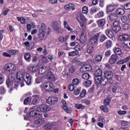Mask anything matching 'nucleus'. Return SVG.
<instances>
[{
	"label": "nucleus",
	"mask_w": 130,
	"mask_h": 130,
	"mask_svg": "<svg viewBox=\"0 0 130 130\" xmlns=\"http://www.w3.org/2000/svg\"><path fill=\"white\" fill-rule=\"evenodd\" d=\"M16 79L19 81L21 87L25 86L24 81L27 85H31L32 84V76L27 72H25L23 74L21 71L17 72Z\"/></svg>",
	"instance_id": "f257e3e1"
},
{
	"label": "nucleus",
	"mask_w": 130,
	"mask_h": 130,
	"mask_svg": "<svg viewBox=\"0 0 130 130\" xmlns=\"http://www.w3.org/2000/svg\"><path fill=\"white\" fill-rule=\"evenodd\" d=\"M77 20L82 29H85L87 24V18H86V17H85L83 14H80L79 17L77 18Z\"/></svg>",
	"instance_id": "f03ea898"
},
{
	"label": "nucleus",
	"mask_w": 130,
	"mask_h": 130,
	"mask_svg": "<svg viewBox=\"0 0 130 130\" xmlns=\"http://www.w3.org/2000/svg\"><path fill=\"white\" fill-rule=\"evenodd\" d=\"M37 110L38 112H48L51 110V107L48 105L42 104L39 106Z\"/></svg>",
	"instance_id": "7ed1b4c3"
},
{
	"label": "nucleus",
	"mask_w": 130,
	"mask_h": 130,
	"mask_svg": "<svg viewBox=\"0 0 130 130\" xmlns=\"http://www.w3.org/2000/svg\"><path fill=\"white\" fill-rule=\"evenodd\" d=\"M43 88L48 92H53L54 91V85L51 82H47L43 84Z\"/></svg>",
	"instance_id": "20e7f679"
},
{
	"label": "nucleus",
	"mask_w": 130,
	"mask_h": 130,
	"mask_svg": "<svg viewBox=\"0 0 130 130\" xmlns=\"http://www.w3.org/2000/svg\"><path fill=\"white\" fill-rule=\"evenodd\" d=\"M38 119L36 120L34 123V127H38V126H41L42 124H44V120L42 119V114H39Z\"/></svg>",
	"instance_id": "39448f33"
},
{
	"label": "nucleus",
	"mask_w": 130,
	"mask_h": 130,
	"mask_svg": "<svg viewBox=\"0 0 130 130\" xmlns=\"http://www.w3.org/2000/svg\"><path fill=\"white\" fill-rule=\"evenodd\" d=\"M46 102L49 105H54L58 102V98L56 96H50L46 100Z\"/></svg>",
	"instance_id": "423d86ee"
},
{
	"label": "nucleus",
	"mask_w": 130,
	"mask_h": 130,
	"mask_svg": "<svg viewBox=\"0 0 130 130\" xmlns=\"http://www.w3.org/2000/svg\"><path fill=\"white\" fill-rule=\"evenodd\" d=\"M5 69L7 72H13L17 70V67H16V65L13 63H8L5 66Z\"/></svg>",
	"instance_id": "0eeeda50"
},
{
	"label": "nucleus",
	"mask_w": 130,
	"mask_h": 130,
	"mask_svg": "<svg viewBox=\"0 0 130 130\" xmlns=\"http://www.w3.org/2000/svg\"><path fill=\"white\" fill-rule=\"evenodd\" d=\"M112 29L113 31H114L115 33H117V32H119L120 30H121V28L120 27V24H119V22L115 21L113 23V26H112Z\"/></svg>",
	"instance_id": "6e6552de"
},
{
	"label": "nucleus",
	"mask_w": 130,
	"mask_h": 130,
	"mask_svg": "<svg viewBox=\"0 0 130 130\" xmlns=\"http://www.w3.org/2000/svg\"><path fill=\"white\" fill-rule=\"evenodd\" d=\"M92 70V66L90 64H85L82 66L80 68V72L84 73V72H89Z\"/></svg>",
	"instance_id": "1a4fd4ad"
},
{
	"label": "nucleus",
	"mask_w": 130,
	"mask_h": 130,
	"mask_svg": "<svg viewBox=\"0 0 130 130\" xmlns=\"http://www.w3.org/2000/svg\"><path fill=\"white\" fill-rule=\"evenodd\" d=\"M27 69L29 72H31L32 73H35L39 70V66L34 65V64H30L28 65Z\"/></svg>",
	"instance_id": "9d476101"
},
{
	"label": "nucleus",
	"mask_w": 130,
	"mask_h": 130,
	"mask_svg": "<svg viewBox=\"0 0 130 130\" xmlns=\"http://www.w3.org/2000/svg\"><path fill=\"white\" fill-rule=\"evenodd\" d=\"M100 34L101 33L99 32L95 34L93 37H91L89 41V44H96L98 42V38H99Z\"/></svg>",
	"instance_id": "9b49d317"
},
{
	"label": "nucleus",
	"mask_w": 130,
	"mask_h": 130,
	"mask_svg": "<svg viewBox=\"0 0 130 130\" xmlns=\"http://www.w3.org/2000/svg\"><path fill=\"white\" fill-rule=\"evenodd\" d=\"M129 39V35L127 34H124L118 37V40L119 41H121L123 43H125L126 41H128Z\"/></svg>",
	"instance_id": "f8f14e48"
},
{
	"label": "nucleus",
	"mask_w": 130,
	"mask_h": 130,
	"mask_svg": "<svg viewBox=\"0 0 130 130\" xmlns=\"http://www.w3.org/2000/svg\"><path fill=\"white\" fill-rule=\"evenodd\" d=\"M61 102L62 104H63L62 105V109H64L65 111L67 112V113H71V112H72V111L71 110V109H70V108L68 107V106H67V102L66 101V100L64 99H62Z\"/></svg>",
	"instance_id": "ddd939ff"
},
{
	"label": "nucleus",
	"mask_w": 130,
	"mask_h": 130,
	"mask_svg": "<svg viewBox=\"0 0 130 130\" xmlns=\"http://www.w3.org/2000/svg\"><path fill=\"white\" fill-rule=\"evenodd\" d=\"M15 80V78L13 77L12 75H10L8 77V80L6 81L8 88H10L11 85H13V81Z\"/></svg>",
	"instance_id": "4468645a"
},
{
	"label": "nucleus",
	"mask_w": 130,
	"mask_h": 130,
	"mask_svg": "<svg viewBox=\"0 0 130 130\" xmlns=\"http://www.w3.org/2000/svg\"><path fill=\"white\" fill-rule=\"evenodd\" d=\"M40 114L37 113V112L36 110H34V107H31L30 108V112L28 114L29 116L30 117H35V116H38V115Z\"/></svg>",
	"instance_id": "2eb2a0df"
},
{
	"label": "nucleus",
	"mask_w": 130,
	"mask_h": 130,
	"mask_svg": "<svg viewBox=\"0 0 130 130\" xmlns=\"http://www.w3.org/2000/svg\"><path fill=\"white\" fill-rule=\"evenodd\" d=\"M56 125V123H53V122H47L44 125L45 129L49 130L51 129L52 127L53 128V126Z\"/></svg>",
	"instance_id": "dca6fc26"
},
{
	"label": "nucleus",
	"mask_w": 130,
	"mask_h": 130,
	"mask_svg": "<svg viewBox=\"0 0 130 130\" xmlns=\"http://www.w3.org/2000/svg\"><path fill=\"white\" fill-rule=\"evenodd\" d=\"M53 28L54 31H56L57 33H62V32H63V29H62L61 27L57 25V23H55L53 24Z\"/></svg>",
	"instance_id": "f3484780"
},
{
	"label": "nucleus",
	"mask_w": 130,
	"mask_h": 130,
	"mask_svg": "<svg viewBox=\"0 0 130 130\" xmlns=\"http://www.w3.org/2000/svg\"><path fill=\"white\" fill-rule=\"evenodd\" d=\"M117 59V55L116 54H113L111 56L110 59H109V62L111 63V64H113V63H115L116 62V60Z\"/></svg>",
	"instance_id": "a211bd4d"
},
{
	"label": "nucleus",
	"mask_w": 130,
	"mask_h": 130,
	"mask_svg": "<svg viewBox=\"0 0 130 130\" xmlns=\"http://www.w3.org/2000/svg\"><path fill=\"white\" fill-rule=\"evenodd\" d=\"M105 33L106 35L109 38H113V36H114V34H113V32L110 29H106L105 31Z\"/></svg>",
	"instance_id": "6ab92c4d"
},
{
	"label": "nucleus",
	"mask_w": 130,
	"mask_h": 130,
	"mask_svg": "<svg viewBox=\"0 0 130 130\" xmlns=\"http://www.w3.org/2000/svg\"><path fill=\"white\" fill-rule=\"evenodd\" d=\"M38 38L40 39V42H41L43 40L46 39V32L40 31Z\"/></svg>",
	"instance_id": "aec40b11"
},
{
	"label": "nucleus",
	"mask_w": 130,
	"mask_h": 130,
	"mask_svg": "<svg viewBox=\"0 0 130 130\" xmlns=\"http://www.w3.org/2000/svg\"><path fill=\"white\" fill-rule=\"evenodd\" d=\"M104 75L106 79H107V80H111V79H112V77H113L111 71H106Z\"/></svg>",
	"instance_id": "412c9836"
},
{
	"label": "nucleus",
	"mask_w": 130,
	"mask_h": 130,
	"mask_svg": "<svg viewBox=\"0 0 130 130\" xmlns=\"http://www.w3.org/2000/svg\"><path fill=\"white\" fill-rule=\"evenodd\" d=\"M118 19V16L117 14L115 13H111L109 15L110 21H116Z\"/></svg>",
	"instance_id": "4be33fe9"
},
{
	"label": "nucleus",
	"mask_w": 130,
	"mask_h": 130,
	"mask_svg": "<svg viewBox=\"0 0 130 130\" xmlns=\"http://www.w3.org/2000/svg\"><path fill=\"white\" fill-rule=\"evenodd\" d=\"M34 98L32 101L33 105H36L38 103H39V100H40V96L38 95H36L34 96Z\"/></svg>",
	"instance_id": "5701e85b"
},
{
	"label": "nucleus",
	"mask_w": 130,
	"mask_h": 130,
	"mask_svg": "<svg viewBox=\"0 0 130 130\" xmlns=\"http://www.w3.org/2000/svg\"><path fill=\"white\" fill-rule=\"evenodd\" d=\"M8 53H9V54H11V56L12 55H17V54H19L20 52H19V50H13V49H10L7 51Z\"/></svg>",
	"instance_id": "b1692460"
},
{
	"label": "nucleus",
	"mask_w": 130,
	"mask_h": 130,
	"mask_svg": "<svg viewBox=\"0 0 130 130\" xmlns=\"http://www.w3.org/2000/svg\"><path fill=\"white\" fill-rule=\"evenodd\" d=\"M63 26L65 29H67L68 31H70V32H73V31H74L73 28H72L70 25H69V23H68V22L67 21H64Z\"/></svg>",
	"instance_id": "393cba45"
},
{
	"label": "nucleus",
	"mask_w": 130,
	"mask_h": 130,
	"mask_svg": "<svg viewBox=\"0 0 130 130\" xmlns=\"http://www.w3.org/2000/svg\"><path fill=\"white\" fill-rule=\"evenodd\" d=\"M106 10H107V13H111V12H113V11L115 10V6L112 5H108L107 7Z\"/></svg>",
	"instance_id": "a878e982"
},
{
	"label": "nucleus",
	"mask_w": 130,
	"mask_h": 130,
	"mask_svg": "<svg viewBox=\"0 0 130 130\" xmlns=\"http://www.w3.org/2000/svg\"><path fill=\"white\" fill-rule=\"evenodd\" d=\"M64 9L67 10H72V11H74V10H76V8H75V6L74 5V4H69L68 5H67L64 7Z\"/></svg>",
	"instance_id": "bb28decb"
},
{
	"label": "nucleus",
	"mask_w": 130,
	"mask_h": 130,
	"mask_svg": "<svg viewBox=\"0 0 130 130\" xmlns=\"http://www.w3.org/2000/svg\"><path fill=\"white\" fill-rule=\"evenodd\" d=\"M96 23L99 27H103L105 25V19H101L97 20Z\"/></svg>",
	"instance_id": "cd10ccee"
},
{
	"label": "nucleus",
	"mask_w": 130,
	"mask_h": 130,
	"mask_svg": "<svg viewBox=\"0 0 130 130\" xmlns=\"http://www.w3.org/2000/svg\"><path fill=\"white\" fill-rule=\"evenodd\" d=\"M69 38H70L69 36H62L59 38L58 40L60 42H67Z\"/></svg>",
	"instance_id": "c85d7f7f"
},
{
	"label": "nucleus",
	"mask_w": 130,
	"mask_h": 130,
	"mask_svg": "<svg viewBox=\"0 0 130 130\" xmlns=\"http://www.w3.org/2000/svg\"><path fill=\"white\" fill-rule=\"evenodd\" d=\"M98 39L100 42L102 43V42H104V41H106V39H107V37L104 34H102L101 35L100 34L99 36Z\"/></svg>",
	"instance_id": "c756f323"
},
{
	"label": "nucleus",
	"mask_w": 130,
	"mask_h": 130,
	"mask_svg": "<svg viewBox=\"0 0 130 130\" xmlns=\"http://www.w3.org/2000/svg\"><path fill=\"white\" fill-rule=\"evenodd\" d=\"M125 13L124 9L122 8H119L116 11V14L119 16H122V15H124Z\"/></svg>",
	"instance_id": "7c9ffc66"
},
{
	"label": "nucleus",
	"mask_w": 130,
	"mask_h": 130,
	"mask_svg": "<svg viewBox=\"0 0 130 130\" xmlns=\"http://www.w3.org/2000/svg\"><path fill=\"white\" fill-rule=\"evenodd\" d=\"M47 79L48 80H54V74L51 71H49L47 74Z\"/></svg>",
	"instance_id": "2f4dec72"
},
{
	"label": "nucleus",
	"mask_w": 130,
	"mask_h": 130,
	"mask_svg": "<svg viewBox=\"0 0 130 130\" xmlns=\"http://www.w3.org/2000/svg\"><path fill=\"white\" fill-rule=\"evenodd\" d=\"M24 57L27 62H30V61H31V55L29 53H25Z\"/></svg>",
	"instance_id": "473e14b6"
},
{
	"label": "nucleus",
	"mask_w": 130,
	"mask_h": 130,
	"mask_svg": "<svg viewBox=\"0 0 130 130\" xmlns=\"http://www.w3.org/2000/svg\"><path fill=\"white\" fill-rule=\"evenodd\" d=\"M46 69H47V67L46 66H42L39 71V74L40 75H43L46 72Z\"/></svg>",
	"instance_id": "72a5a7b5"
},
{
	"label": "nucleus",
	"mask_w": 130,
	"mask_h": 130,
	"mask_svg": "<svg viewBox=\"0 0 130 130\" xmlns=\"http://www.w3.org/2000/svg\"><path fill=\"white\" fill-rule=\"evenodd\" d=\"M17 19L19 22H20L21 24H27V19H25L23 17H17Z\"/></svg>",
	"instance_id": "f704fd0d"
},
{
	"label": "nucleus",
	"mask_w": 130,
	"mask_h": 130,
	"mask_svg": "<svg viewBox=\"0 0 130 130\" xmlns=\"http://www.w3.org/2000/svg\"><path fill=\"white\" fill-rule=\"evenodd\" d=\"M107 83H108V80L106 78H102L101 81L100 82V84L102 86H105Z\"/></svg>",
	"instance_id": "c9c22d12"
},
{
	"label": "nucleus",
	"mask_w": 130,
	"mask_h": 130,
	"mask_svg": "<svg viewBox=\"0 0 130 130\" xmlns=\"http://www.w3.org/2000/svg\"><path fill=\"white\" fill-rule=\"evenodd\" d=\"M87 41V37L84 35L83 33H82L80 38V42L81 43H85Z\"/></svg>",
	"instance_id": "e433bc0d"
},
{
	"label": "nucleus",
	"mask_w": 130,
	"mask_h": 130,
	"mask_svg": "<svg viewBox=\"0 0 130 130\" xmlns=\"http://www.w3.org/2000/svg\"><path fill=\"white\" fill-rule=\"evenodd\" d=\"M40 32H46V25L44 23L41 24V26L40 28Z\"/></svg>",
	"instance_id": "4c0bfd02"
},
{
	"label": "nucleus",
	"mask_w": 130,
	"mask_h": 130,
	"mask_svg": "<svg viewBox=\"0 0 130 130\" xmlns=\"http://www.w3.org/2000/svg\"><path fill=\"white\" fill-rule=\"evenodd\" d=\"M96 77H101L102 76V70L101 69H98L94 73Z\"/></svg>",
	"instance_id": "58836bf2"
},
{
	"label": "nucleus",
	"mask_w": 130,
	"mask_h": 130,
	"mask_svg": "<svg viewBox=\"0 0 130 130\" xmlns=\"http://www.w3.org/2000/svg\"><path fill=\"white\" fill-rule=\"evenodd\" d=\"M31 97L30 96L25 98L23 101L24 105H28L31 102Z\"/></svg>",
	"instance_id": "ea45409f"
},
{
	"label": "nucleus",
	"mask_w": 130,
	"mask_h": 130,
	"mask_svg": "<svg viewBox=\"0 0 130 130\" xmlns=\"http://www.w3.org/2000/svg\"><path fill=\"white\" fill-rule=\"evenodd\" d=\"M75 107L77 109H85V106H84L82 104H76L75 105Z\"/></svg>",
	"instance_id": "a19ab883"
},
{
	"label": "nucleus",
	"mask_w": 130,
	"mask_h": 130,
	"mask_svg": "<svg viewBox=\"0 0 130 130\" xmlns=\"http://www.w3.org/2000/svg\"><path fill=\"white\" fill-rule=\"evenodd\" d=\"M101 76H95L94 80H95V83L96 85H98V84H100V82L101 81Z\"/></svg>",
	"instance_id": "79ce46f5"
},
{
	"label": "nucleus",
	"mask_w": 130,
	"mask_h": 130,
	"mask_svg": "<svg viewBox=\"0 0 130 130\" xmlns=\"http://www.w3.org/2000/svg\"><path fill=\"white\" fill-rule=\"evenodd\" d=\"M101 109L104 111V112H108L109 111V109L108 107H107V105L101 106L100 107Z\"/></svg>",
	"instance_id": "37998d69"
},
{
	"label": "nucleus",
	"mask_w": 130,
	"mask_h": 130,
	"mask_svg": "<svg viewBox=\"0 0 130 130\" xmlns=\"http://www.w3.org/2000/svg\"><path fill=\"white\" fill-rule=\"evenodd\" d=\"M114 52L117 55H120L121 54V50L119 48L115 47L114 48Z\"/></svg>",
	"instance_id": "c03bdc74"
},
{
	"label": "nucleus",
	"mask_w": 130,
	"mask_h": 130,
	"mask_svg": "<svg viewBox=\"0 0 130 130\" xmlns=\"http://www.w3.org/2000/svg\"><path fill=\"white\" fill-rule=\"evenodd\" d=\"M111 101V98H109V97H108L105 100H104V104L105 105H109V104H110V102Z\"/></svg>",
	"instance_id": "a18cd8bd"
},
{
	"label": "nucleus",
	"mask_w": 130,
	"mask_h": 130,
	"mask_svg": "<svg viewBox=\"0 0 130 130\" xmlns=\"http://www.w3.org/2000/svg\"><path fill=\"white\" fill-rule=\"evenodd\" d=\"M79 54V51H73L69 53V56H75V55H78Z\"/></svg>",
	"instance_id": "49530a36"
},
{
	"label": "nucleus",
	"mask_w": 130,
	"mask_h": 130,
	"mask_svg": "<svg viewBox=\"0 0 130 130\" xmlns=\"http://www.w3.org/2000/svg\"><path fill=\"white\" fill-rule=\"evenodd\" d=\"M112 46V41L109 40L106 43V47L107 48H111Z\"/></svg>",
	"instance_id": "de8ad7c7"
},
{
	"label": "nucleus",
	"mask_w": 130,
	"mask_h": 130,
	"mask_svg": "<svg viewBox=\"0 0 130 130\" xmlns=\"http://www.w3.org/2000/svg\"><path fill=\"white\" fill-rule=\"evenodd\" d=\"M82 78L84 80H89L90 79V74L89 73H83L82 75Z\"/></svg>",
	"instance_id": "09e8293b"
},
{
	"label": "nucleus",
	"mask_w": 130,
	"mask_h": 130,
	"mask_svg": "<svg viewBox=\"0 0 130 130\" xmlns=\"http://www.w3.org/2000/svg\"><path fill=\"white\" fill-rule=\"evenodd\" d=\"M102 17H104V12L101 11L97 13L96 18H102Z\"/></svg>",
	"instance_id": "8fccbe9b"
},
{
	"label": "nucleus",
	"mask_w": 130,
	"mask_h": 130,
	"mask_svg": "<svg viewBox=\"0 0 130 130\" xmlns=\"http://www.w3.org/2000/svg\"><path fill=\"white\" fill-rule=\"evenodd\" d=\"M86 94H87V92L86 91V90L85 89H83L80 94V96L81 97V98H83V97H85V96H86Z\"/></svg>",
	"instance_id": "3c124183"
},
{
	"label": "nucleus",
	"mask_w": 130,
	"mask_h": 130,
	"mask_svg": "<svg viewBox=\"0 0 130 130\" xmlns=\"http://www.w3.org/2000/svg\"><path fill=\"white\" fill-rule=\"evenodd\" d=\"M74 49L76 51H81V50L83 49V47H82L80 45H77L74 47Z\"/></svg>",
	"instance_id": "603ef678"
},
{
	"label": "nucleus",
	"mask_w": 130,
	"mask_h": 130,
	"mask_svg": "<svg viewBox=\"0 0 130 130\" xmlns=\"http://www.w3.org/2000/svg\"><path fill=\"white\" fill-rule=\"evenodd\" d=\"M98 11L97 7H92L90 9V13L91 14H95Z\"/></svg>",
	"instance_id": "864d4df0"
},
{
	"label": "nucleus",
	"mask_w": 130,
	"mask_h": 130,
	"mask_svg": "<svg viewBox=\"0 0 130 130\" xmlns=\"http://www.w3.org/2000/svg\"><path fill=\"white\" fill-rule=\"evenodd\" d=\"M88 7H86V6H84L82 8V13L83 14H88Z\"/></svg>",
	"instance_id": "5fc2aeb1"
},
{
	"label": "nucleus",
	"mask_w": 130,
	"mask_h": 130,
	"mask_svg": "<svg viewBox=\"0 0 130 130\" xmlns=\"http://www.w3.org/2000/svg\"><path fill=\"white\" fill-rule=\"evenodd\" d=\"M93 51H94V47H93V46H90L87 49L88 53H92Z\"/></svg>",
	"instance_id": "6e6d98bb"
},
{
	"label": "nucleus",
	"mask_w": 130,
	"mask_h": 130,
	"mask_svg": "<svg viewBox=\"0 0 130 130\" xmlns=\"http://www.w3.org/2000/svg\"><path fill=\"white\" fill-rule=\"evenodd\" d=\"M92 85V81L90 80H87L85 82V87H90Z\"/></svg>",
	"instance_id": "4d7b16f0"
},
{
	"label": "nucleus",
	"mask_w": 130,
	"mask_h": 130,
	"mask_svg": "<svg viewBox=\"0 0 130 130\" xmlns=\"http://www.w3.org/2000/svg\"><path fill=\"white\" fill-rule=\"evenodd\" d=\"M68 88L70 91H73V90H75V86L73 84L71 83L69 85Z\"/></svg>",
	"instance_id": "13d9d810"
},
{
	"label": "nucleus",
	"mask_w": 130,
	"mask_h": 130,
	"mask_svg": "<svg viewBox=\"0 0 130 130\" xmlns=\"http://www.w3.org/2000/svg\"><path fill=\"white\" fill-rule=\"evenodd\" d=\"M122 45L124 47H125L126 48H130V42H128V43H124L122 44Z\"/></svg>",
	"instance_id": "bf43d9fd"
},
{
	"label": "nucleus",
	"mask_w": 130,
	"mask_h": 130,
	"mask_svg": "<svg viewBox=\"0 0 130 130\" xmlns=\"http://www.w3.org/2000/svg\"><path fill=\"white\" fill-rule=\"evenodd\" d=\"M129 28V25L128 24H124L122 26L123 30H128Z\"/></svg>",
	"instance_id": "052dcab7"
},
{
	"label": "nucleus",
	"mask_w": 130,
	"mask_h": 130,
	"mask_svg": "<svg viewBox=\"0 0 130 130\" xmlns=\"http://www.w3.org/2000/svg\"><path fill=\"white\" fill-rule=\"evenodd\" d=\"M79 83H80L79 79H78L77 78L73 79V85H79Z\"/></svg>",
	"instance_id": "680f3d73"
},
{
	"label": "nucleus",
	"mask_w": 130,
	"mask_h": 130,
	"mask_svg": "<svg viewBox=\"0 0 130 130\" xmlns=\"http://www.w3.org/2000/svg\"><path fill=\"white\" fill-rule=\"evenodd\" d=\"M24 44L27 47L28 49H32V47H30V43L29 42H25Z\"/></svg>",
	"instance_id": "e2e57ef3"
},
{
	"label": "nucleus",
	"mask_w": 130,
	"mask_h": 130,
	"mask_svg": "<svg viewBox=\"0 0 130 130\" xmlns=\"http://www.w3.org/2000/svg\"><path fill=\"white\" fill-rule=\"evenodd\" d=\"M81 92V87H80L79 88H78L77 90H74V94L75 95H79V94H80V93Z\"/></svg>",
	"instance_id": "0e129e2a"
},
{
	"label": "nucleus",
	"mask_w": 130,
	"mask_h": 130,
	"mask_svg": "<svg viewBox=\"0 0 130 130\" xmlns=\"http://www.w3.org/2000/svg\"><path fill=\"white\" fill-rule=\"evenodd\" d=\"M95 60L96 61H101V60H102V55H97L95 57Z\"/></svg>",
	"instance_id": "69168bd1"
},
{
	"label": "nucleus",
	"mask_w": 130,
	"mask_h": 130,
	"mask_svg": "<svg viewBox=\"0 0 130 130\" xmlns=\"http://www.w3.org/2000/svg\"><path fill=\"white\" fill-rule=\"evenodd\" d=\"M3 74H0V85H2L4 83V76Z\"/></svg>",
	"instance_id": "338daca9"
},
{
	"label": "nucleus",
	"mask_w": 130,
	"mask_h": 130,
	"mask_svg": "<svg viewBox=\"0 0 130 130\" xmlns=\"http://www.w3.org/2000/svg\"><path fill=\"white\" fill-rule=\"evenodd\" d=\"M124 8L125 10H129L130 9V3H128L124 5Z\"/></svg>",
	"instance_id": "774afa93"
}]
</instances>
